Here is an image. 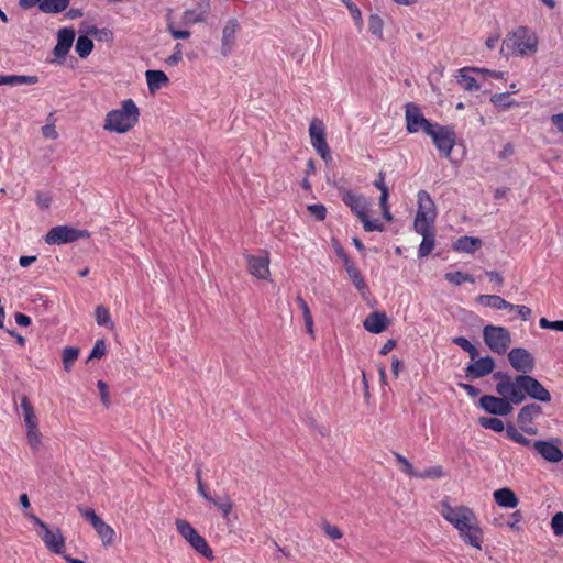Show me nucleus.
I'll use <instances>...</instances> for the list:
<instances>
[{
	"label": "nucleus",
	"instance_id": "f257e3e1",
	"mask_svg": "<svg viewBox=\"0 0 563 563\" xmlns=\"http://www.w3.org/2000/svg\"><path fill=\"white\" fill-rule=\"evenodd\" d=\"M441 516L456 529L460 539L467 545L482 550L484 531L472 508L460 505L452 506L449 497L441 500Z\"/></svg>",
	"mask_w": 563,
	"mask_h": 563
},
{
	"label": "nucleus",
	"instance_id": "f03ea898",
	"mask_svg": "<svg viewBox=\"0 0 563 563\" xmlns=\"http://www.w3.org/2000/svg\"><path fill=\"white\" fill-rule=\"evenodd\" d=\"M494 379L497 380L496 393L499 396L508 395L520 405L527 397L540 402H550V391L534 377L530 375H517L510 377L507 373H494Z\"/></svg>",
	"mask_w": 563,
	"mask_h": 563
},
{
	"label": "nucleus",
	"instance_id": "7ed1b4c3",
	"mask_svg": "<svg viewBox=\"0 0 563 563\" xmlns=\"http://www.w3.org/2000/svg\"><path fill=\"white\" fill-rule=\"evenodd\" d=\"M539 40L532 30L518 26L503 41L500 53L506 56H532L538 51Z\"/></svg>",
	"mask_w": 563,
	"mask_h": 563
},
{
	"label": "nucleus",
	"instance_id": "20e7f679",
	"mask_svg": "<svg viewBox=\"0 0 563 563\" xmlns=\"http://www.w3.org/2000/svg\"><path fill=\"white\" fill-rule=\"evenodd\" d=\"M140 110L132 99H124L121 107L106 114L103 129L123 134L132 130L139 122Z\"/></svg>",
	"mask_w": 563,
	"mask_h": 563
},
{
	"label": "nucleus",
	"instance_id": "39448f33",
	"mask_svg": "<svg viewBox=\"0 0 563 563\" xmlns=\"http://www.w3.org/2000/svg\"><path fill=\"white\" fill-rule=\"evenodd\" d=\"M342 201L350 207L355 216L363 223V228L366 232H383L385 227L379 220H371L368 218L369 202L367 199L353 190L343 189L340 191Z\"/></svg>",
	"mask_w": 563,
	"mask_h": 563
},
{
	"label": "nucleus",
	"instance_id": "423d86ee",
	"mask_svg": "<svg viewBox=\"0 0 563 563\" xmlns=\"http://www.w3.org/2000/svg\"><path fill=\"white\" fill-rule=\"evenodd\" d=\"M418 210L413 221L415 230L426 232L428 227H434L437 219V207L431 196L426 190H419L417 194Z\"/></svg>",
	"mask_w": 563,
	"mask_h": 563
},
{
	"label": "nucleus",
	"instance_id": "0eeeda50",
	"mask_svg": "<svg viewBox=\"0 0 563 563\" xmlns=\"http://www.w3.org/2000/svg\"><path fill=\"white\" fill-rule=\"evenodd\" d=\"M177 532L189 543V545L200 555L208 560H213V552L207 540L185 519H176Z\"/></svg>",
	"mask_w": 563,
	"mask_h": 563
},
{
	"label": "nucleus",
	"instance_id": "6e6552de",
	"mask_svg": "<svg viewBox=\"0 0 563 563\" xmlns=\"http://www.w3.org/2000/svg\"><path fill=\"white\" fill-rule=\"evenodd\" d=\"M21 411L23 415L24 424L26 428V439L31 449L36 452L42 445V434L38 430L37 417L34 408L26 396L21 397L20 402Z\"/></svg>",
	"mask_w": 563,
	"mask_h": 563
},
{
	"label": "nucleus",
	"instance_id": "1a4fd4ad",
	"mask_svg": "<svg viewBox=\"0 0 563 563\" xmlns=\"http://www.w3.org/2000/svg\"><path fill=\"white\" fill-rule=\"evenodd\" d=\"M483 339L492 352L500 355L505 354L511 344L509 330L501 325H485Z\"/></svg>",
	"mask_w": 563,
	"mask_h": 563
},
{
	"label": "nucleus",
	"instance_id": "9d476101",
	"mask_svg": "<svg viewBox=\"0 0 563 563\" xmlns=\"http://www.w3.org/2000/svg\"><path fill=\"white\" fill-rule=\"evenodd\" d=\"M90 233L87 230L75 229L70 225H56L48 230L44 241L48 245H62L80 239H88Z\"/></svg>",
	"mask_w": 563,
	"mask_h": 563
},
{
	"label": "nucleus",
	"instance_id": "9b49d317",
	"mask_svg": "<svg viewBox=\"0 0 563 563\" xmlns=\"http://www.w3.org/2000/svg\"><path fill=\"white\" fill-rule=\"evenodd\" d=\"M405 122L406 130L410 134L423 132L428 135L435 125V123H432L424 118L421 108L415 102H408L405 104Z\"/></svg>",
	"mask_w": 563,
	"mask_h": 563
},
{
	"label": "nucleus",
	"instance_id": "f8f14e48",
	"mask_svg": "<svg viewBox=\"0 0 563 563\" xmlns=\"http://www.w3.org/2000/svg\"><path fill=\"white\" fill-rule=\"evenodd\" d=\"M439 153L444 157H450L456 143V134L453 126L435 123L434 129L428 134Z\"/></svg>",
	"mask_w": 563,
	"mask_h": 563
},
{
	"label": "nucleus",
	"instance_id": "ddd939ff",
	"mask_svg": "<svg viewBox=\"0 0 563 563\" xmlns=\"http://www.w3.org/2000/svg\"><path fill=\"white\" fill-rule=\"evenodd\" d=\"M78 512L84 519L89 521L104 547H109L113 543L115 537L114 529L97 516L92 508L78 506Z\"/></svg>",
	"mask_w": 563,
	"mask_h": 563
},
{
	"label": "nucleus",
	"instance_id": "4468645a",
	"mask_svg": "<svg viewBox=\"0 0 563 563\" xmlns=\"http://www.w3.org/2000/svg\"><path fill=\"white\" fill-rule=\"evenodd\" d=\"M479 407L494 416H508L514 410L515 400L510 396L484 395L479 398Z\"/></svg>",
	"mask_w": 563,
	"mask_h": 563
},
{
	"label": "nucleus",
	"instance_id": "2eb2a0df",
	"mask_svg": "<svg viewBox=\"0 0 563 563\" xmlns=\"http://www.w3.org/2000/svg\"><path fill=\"white\" fill-rule=\"evenodd\" d=\"M309 136L312 147L324 162L332 159L331 152L325 140V128L321 120L313 119L309 125Z\"/></svg>",
	"mask_w": 563,
	"mask_h": 563
},
{
	"label": "nucleus",
	"instance_id": "dca6fc26",
	"mask_svg": "<svg viewBox=\"0 0 563 563\" xmlns=\"http://www.w3.org/2000/svg\"><path fill=\"white\" fill-rule=\"evenodd\" d=\"M541 415L542 408L540 405L532 402L523 406L517 416V423L519 429L529 435L538 434V428L534 424V420L538 419Z\"/></svg>",
	"mask_w": 563,
	"mask_h": 563
},
{
	"label": "nucleus",
	"instance_id": "f3484780",
	"mask_svg": "<svg viewBox=\"0 0 563 563\" xmlns=\"http://www.w3.org/2000/svg\"><path fill=\"white\" fill-rule=\"evenodd\" d=\"M508 361L516 372L521 373L520 375H528L536 367L533 355L523 347L511 349L508 352Z\"/></svg>",
	"mask_w": 563,
	"mask_h": 563
},
{
	"label": "nucleus",
	"instance_id": "a211bd4d",
	"mask_svg": "<svg viewBox=\"0 0 563 563\" xmlns=\"http://www.w3.org/2000/svg\"><path fill=\"white\" fill-rule=\"evenodd\" d=\"M246 265L249 273L258 278L266 280L271 276L269 271V256L267 254L264 255H245Z\"/></svg>",
	"mask_w": 563,
	"mask_h": 563
},
{
	"label": "nucleus",
	"instance_id": "6ab92c4d",
	"mask_svg": "<svg viewBox=\"0 0 563 563\" xmlns=\"http://www.w3.org/2000/svg\"><path fill=\"white\" fill-rule=\"evenodd\" d=\"M41 539L52 553L62 555L63 558L67 555L65 553V538L59 528L49 529L46 527L41 533Z\"/></svg>",
	"mask_w": 563,
	"mask_h": 563
},
{
	"label": "nucleus",
	"instance_id": "aec40b11",
	"mask_svg": "<svg viewBox=\"0 0 563 563\" xmlns=\"http://www.w3.org/2000/svg\"><path fill=\"white\" fill-rule=\"evenodd\" d=\"M240 31V23L236 19H230L227 21L222 29V37H221V54L223 56H229L235 45L236 34Z\"/></svg>",
	"mask_w": 563,
	"mask_h": 563
},
{
	"label": "nucleus",
	"instance_id": "412c9836",
	"mask_svg": "<svg viewBox=\"0 0 563 563\" xmlns=\"http://www.w3.org/2000/svg\"><path fill=\"white\" fill-rule=\"evenodd\" d=\"M495 361L492 356L481 357L465 368L466 376L475 379L493 373Z\"/></svg>",
	"mask_w": 563,
	"mask_h": 563
},
{
	"label": "nucleus",
	"instance_id": "4be33fe9",
	"mask_svg": "<svg viewBox=\"0 0 563 563\" xmlns=\"http://www.w3.org/2000/svg\"><path fill=\"white\" fill-rule=\"evenodd\" d=\"M533 448L548 462L558 463L563 459L561 449L551 441L538 440Z\"/></svg>",
	"mask_w": 563,
	"mask_h": 563
},
{
	"label": "nucleus",
	"instance_id": "5701e85b",
	"mask_svg": "<svg viewBox=\"0 0 563 563\" xmlns=\"http://www.w3.org/2000/svg\"><path fill=\"white\" fill-rule=\"evenodd\" d=\"M75 40V32L73 29H62L57 33V44L54 47V55L56 57H65Z\"/></svg>",
	"mask_w": 563,
	"mask_h": 563
},
{
	"label": "nucleus",
	"instance_id": "b1692460",
	"mask_svg": "<svg viewBox=\"0 0 563 563\" xmlns=\"http://www.w3.org/2000/svg\"><path fill=\"white\" fill-rule=\"evenodd\" d=\"M495 503L503 508H516L519 504L517 495L508 487L499 488L493 493Z\"/></svg>",
	"mask_w": 563,
	"mask_h": 563
},
{
	"label": "nucleus",
	"instance_id": "393cba45",
	"mask_svg": "<svg viewBox=\"0 0 563 563\" xmlns=\"http://www.w3.org/2000/svg\"><path fill=\"white\" fill-rule=\"evenodd\" d=\"M388 324V319L384 312H373L364 321V328L371 333H382Z\"/></svg>",
	"mask_w": 563,
	"mask_h": 563
},
{
	"label": "nucleus",
	"instance_id": "a878e982",
	"mask_svg": "<svg viewBox=\"0 0 563 563\" xmlns=\"http://www.w3.org/2000/svg\"><path fill=\"white\" fill-rule=\"evenodd\" d=\"M415 231L422 236V241L418 249V256L426 257L432 252L435 245L434 227H428L426 232L422 230Z\"/></svg>",
	"mask_w": 563,
	"mask_h": 563
},
{
	"label": "nucleus",
	"instance_id": "bb28decb",
	"mask_svg": "<svg viewBox=\"0 0 563 563\" xmlns=\"http://www.w3.org/2000/svg\"><path fill=\"white\" fill-rule=\"evenodd\" d=\"M145 78L151 93H155L169 81L167 75L162 70H146Z\"/></svg>",
	"mask_w": 563,
	"mask_h": 563
},
{
	"label": "nucleus",
	"instance_id": "cd10ccee",
	"mask_svg": "<svg viewBox=\"0 0 563 563\" xmlns=\"http://www.w3.org/2000/svg\"><path fill=\"white\" fill-rule=\"evenodd\" d=\"M482 246V241L474 236H462L453 244V250L461 253H474Z\"/></svg>",
	"mask_w": 563,
	"mask_h": 563
},
{
	"label": "nucleus",
	"instance_id": "c85d7f7f",
	"mask_svg": "<svg viewBox=\"0 0 563 563\" xmlns=\"http://www.w3.org/2000/svg\"><path fill=\"white\" fill-rule=\"evenodd\" d=\"M69 2L70 0H42L38 3V9L46 14H57L65 11Z\"/></svg>",
	"mask_w": 563,
	"mask_h": 563
},
{
	"label": "nucleus",
	"instance_id": "c756f323",
	"mask_svg": "<svg viewBox=\"0 0 563 563\" xmlns=\"http://www.w3.org/2000/svg\"><path fill=\"white\" fill-rule=\"evenodd\" d=\"M468 71H474L473 68H461L456 77L457 84L465 91H476L479 89L477 80L468 75Z\"/></svg>",
	"mask_w": 563,
	"mask_h": 563
},
{
	"label": "nucleus",
	"instance_id": "7c9ffc66",
	"mask_svg": "<svg viewBox=\"0 0 563 563\" xmlns=\"http://www.w3.org/2000/svg\"><path fill=\"white\" fill-rule=\"evenodd\" d=\"M1 85H35L40 81L37 76L30 75H2Z\"/></svg>",
	"mask_w": 563,
	"mask_h": 563
},
{
	"label": "nucleus",
	"instance_id": "2f4dec72",
	"mask_svg": "<svg viewBox=\"0 0 563 563\" xmlns=\"http://www.w3.org/2000/svg\"><path fill=\"white\" fill-rule=\"evenodd\" d=\"M296 302L298 303L301 312H302V317H303V321H305V325H306V329H307V332L313 338L314 336V330H313V317L311 314V311L309 309V306L308 303L306 302V300L300 296L298 295L296 297Z\"/></svg>",
	"mask_w": 563,
	"mask_h": 563
},
{
	"label": "nucleus",
	"instance_id": "473e14b6",
	"mask_svg": "<svg viewBox=\"0 0 563 563\" xmlns=\"http://www.w3.org/2000/svg\"><path fill=\"white\" fill-rule=\"evenodd\" d=\"M504 298H501L498 295H478L476 297V301L486 308H493L496 310H501V307H504Z\"/></svg>",
	"mask_w": 563,
	"mask_h": 563
},
{
	"label": "nucleus",
	"instance_id": "72a5a7b5",
	"mask_svg": "<svg viewBox=\"0 0 563 563\" xmlns=\"http://www.w3.org/2000/svg\"><path fill=\"white\" fill-rule=\"evenodd\" d=\"M346 273H347L351 282L353 283V285L355 286V288L358 291H361L363 294L368 291V287L364 280L361 272L356 268L355 265H349Z\"/></svg>",
	"mask_w": 563,
	"mask_h": 563
},
{
	"label": "nucleus",
	"instance_id": "f704fd0d",
	"mask_svg": "<svg viewBox=\"0 0 563 563\" xmlns=\"http://www.w3.org/2000/svg\"><path fill=\"white\" fill-rule=\"evenodd\" d=\"M506 435L509 440L522 446L529 448L532 444V441L525 437L512 423L507 424Z\"/></svg>",
	"mask_w": 563,
	"mask_h": 563
},
{
	"label": "nucleus",
	"instance_id": "c9c22d12",
	"mask_svg": "<svg viewBox=\"0 0 563 563\" xmlns=\"http://www.w3.org/2000/svg\"><path fill=\"white\" fill-rule=\"evenodd\" d=\"M79 349L75 346H67L63 350L62 353V361L63 366L66 372H70L73 368L74 363L79 356Z\"/></svg>",
	"mask_w": 563,
	"mask_h": 563
},
{
	"label": "nucleus",
	"instance_id": "e433bc0d",
	"mask_svg": "<svg viewBox=\"0 0 563 563\" xmlns=\"http://www.w3.org/2000/svg\"><path fill=\"white\" fill-rule=\"evenodd\" d=\"M75 49L80 58H86L93 49V42L87 35H80L77 38Z\"/></svg>",
	"mask_w": 563,
	"mask_h": 563
},
{
	"label": "nucleus",
	"instance_id": "4c0bfd02",
	"mask_svg": "<svg viewBox=\"0 0 563 563\" xmlns=\"http://www.w3.org/2000/svg\"><path fill=\"white\" fill-rule=\"evenodd\" d=\"M478 423L482 428L490 429L495 432H501L504 430L506 431L507 427V424H505L501 419L496 417H481L478 419Z\"/></svg>",
	"mask_w": 563,
	"mask_h": 563
},
{
	"label": "nucleus",
	"instance_id": "58836bf2",
	"mask_svg": "<svg viewBox=\"0 0 563 563\" xmlns=\"http://www.w3.org/2000/svg\"><path fill=\"white\" fill-rule=\"evenodd\" d=\"M444 278L454 286H460L464 283L475 282V279L470 274L460 271L449 272L444 275Z\"/></svg>",
	"mask_w": 563,
	"mask_h": 563
},
{
	"label": "nucleus",
	"instance_id": "ea45409f",
	"mask_svg": "<svg viewBox=\"0 0 563 563\" xmlns=\"http://www.w3.org/2000/svg\"><path fill=\"white\" fill-rule=\"evenodd\" d=\"M384 21L378 14H371L368 19V31L377 38H383Z\"/></svg>",
	"mask_w": 563,
	"mask_h": 563
},
{
	"label": "nucleus",
	"instance_id": "a19ab883",
	"mask_svg": "<svg viewBox=\"0 0 563 563\" xmlns=\"http://www.w3.org/2000/svg\"><path fill=\"white\" fill-rule=\"evenodd\" d=\"M490 102L501 109H508L512 106H516L517 102L514 99H510L509 92L495 93L490 97Z\"/></svg>",
	"mask_w": 563,
	"mask_h": 563
},
{
	"label": "nucleus",
	"instance_id": "79ce46f5",
	"mask_svg": "<svg viewBox=\"0 0 563 563\" xmlns=\"http://www.w3.org/2000/svg\"><path fill=\"white\" fill-rule=\"evenodd\" d=\"M445 472L441 465H434L429 468H426L423 472H417L415 477L426 479V478H442L444 477Z\"/></svg>",
	"mask_w": 563,
	"mask_h": 563
},
{
	"label": "nucleus",
	"instance_id": "37998d69",
	"mask_svg": "<svg viewBox=\"0 0 563 563\" xmlns=\"http://www.w3.org/2000/svg\"><path fill=\"white\" fill-rule=\"evenodd\" d=\"M452 342L461 347L463 351L470 354L472 360H475L478 356L477 349L464 336H455L452 339Z\"/></svg>",
	"mask_w": 563,
	"mask_h": 563
},
{
	"label": "nucleus",
	"instance_id": "c03bdc74",
	"mask_svg": "<svg viewBox=\"0 0 563 563\" xmlns=\"http://www.w3.org/2000/svg\"><path fill=\"white\" fill-rule=\"evenodd\" d=\"M95 314H96V321L99 325L109 327V328L113 327V322L111 320L110 312L104 306H98L96 308Z\"/></svg>",
	"mask_w": 563,
	"mask_h": 563
},
{
	"label": "nucleus",
	"instance_id": "a18cd8bd",
	"mask_svg": "<svg viewBox=\"0 0 563 563\" xmlns=\"http://www.w3.org/2000/svg\"><path fill=\"white\" fill-rule=\"evenodd\" d=\"M321 528L325 536L332 541L340 540L343 537L342 530L338 526L331 525L329 521H323Z\"/></svg>",
	"mask_w": 563,
	"mask_h": 563
},
{
	"label": "nucleus",
	"instance_id": "49530a36",
	"mask_svg": "<svg viewBox=\"0 0 563 563\" xmlns=\"http://www.w3.org/2000/svg\"><path fill=\"white\" fill-rule=\"evenodd\" d=\"M394 456H395L396 461L401 465V471L406 475H408L410 477H415L417 472L413 468V465L410 463V461L398 452H394Z\"/></svg>",
	"mask_w": 563,
	"mask_h": 563
},
{
	"label": "nucleus",
	"instance_id": "de8ad7c7",
	"mask_svg": "<svg viewBox=\"0 0 563 563\" xmlns=\"http://www.w3.org/2000/svg\"><path fill=\"white\" fill-rule=\"evenodd\" d=\"M309 213L317 220L323 221L327 217V208L322 203H313L307 207Z\"/></svg>",
	"mask_w": 563,
	"mask_h": 563
},
{
	"label": "nucleus",
	"instance_id": "09e8293b",
	"mask_svg": "<svg viewBox=\"0 0 563 563\" xmlns=\"http://www.w3.org/2000/svg\"><path fill=\"white\" fill-rule=\"evenodd\" d=\"M217 508L221 511L223 518L228 519L229 515L231 514V511L233 509V501L231 500V498L228 495H224L223 497L220 498L219 505Z\"/></svg>",
	"mask_w": 563,
	"mask_h": 563
},
{
	"label": "nucleus",
	"instance_id": "8fccbe9b",
	"mask_svg": "<svg viewBox=\"0 0 563 563\" xmlns=\"http://www.w3.org/2000/svg\"><path fill=\"white\" fill-rule=\"evenodd\" d=\"M205 19V12H196L195 10H186L184 12V21L189 24L203 22Z\"/></svg>",
	"mask_w": 563,
	"mask_h": 563
},
{
	"label": "nucleus",
	"instance_id": "3c124183",
	"mask_svg": "<svg viewBox=\"0 0 563 563\" xmlns=\"http://www.w3.org/2000/svg\"><path fill=\"white\" fill-rule=\"evenodd\" d=\"M106 351L107 346L104 340H97L92 350L90 351L89 360L101 358L106 354Z\"/></svg>",
	"mask_w": 563,
	"mask_h": 563
},
{
	"label": "nucleus",
	"instance_id": "603ef678",
	"mask_svg": "<svg viewBox=\"0 0 563 563\" xmlns=\"http://www.w3.org/2000/svg\"><path fill=\"white\" fill-rule=\"evenodd\" d=\"M551 528L555 536L563 534V512H556L551 519Z\"/></svg>",
	"mask_w": 563,
	"mask_h": 563
},
{
	"label": "nucleus",
	"instance_id": "864d4df0",
	"mask_svg": "<svg viewBox=\"0 0 563 563\" xmlns=\"http://www.w3.org/2000/svg\"><path fill=\"white\" fill-rule=\"evenodd\" d=\"M539 325L541 329L562 331L563 332V320L550 321L547 318H541L539 320Z\"/></svg>",
	"mask_w": 563,
	"mask_h": 563
},
{
	"label": "nucleus",
	"instance_id": "5fc2aeb1",
	"mask_svg": "<svg viewBox=\"0 0 563 563\" xmlns=\"http://www.w3.org/2000/svg\"><path fill=\"white\" fill-rule=\"evenodd\" d=\"M341 1L345 4L347 10L350 11L353 20L357 24H362V12L358 9V7L355 3H353L351 0H341Z\"/></svg>",
	"mask_w": 563,
	"mask_h": 563
},
{
	"label": "nucleus",
	"instance_id": "6e6d98bb",
	"mask_svg": "<svg viewBox=\"0 0 563 563\" xmlns=\"http://www.w3.org/2000/svg\"><path fill=\"white\" fill-rule=\"evenodd\" d=\"M195 477L197 482V492L202 498H207V486L202 482V471L200 466L196 467Z\"/></svg>",
	"mask_w": 563,
	"mask_h": 563
},
{
	"label": "nucleus",
	"instance_id": "4d7b16f0",
	"mask_svg": "<svg viewBox=\"0 0 563 563\" xmlns=\"http://www.w3.org/2000/svg\"><path fill=\"white\" fill-rule=\"evenodd\" d=\"M183 59V44L175 45L174 53L166 59L170 66H176Z\"/></svg>",
	"mask_w": 563,
	"mask_h": 563
},
{
	"label": "nucleus",
	"instance_id": "13d9d810",
	"mask_svg": "<svg viewBox=\"0 0 563 563\" xmlns=\"http://www.w3.org/2000/svg\"><path fill=\"white\" fill-rule=\"evenodd\" d=\"M97 387L100 391V398H101L102 404L108 408L110 406V397H109V393H108L107 383L103 380H98Z\"/></svg>",
	"mask_w": 563,
	"mask_h": 563
},
{
	"label": "nucleus",
	"instance_id": "bf43d9fd",
	"mask_svg": "<svg viewBox=\"0 0 563 563\" xmlns=\"http://www.w3.org/2000/svg\"><path fill=\"white\" fill-rule=\"evenodd\" d=\"M522 521V514L520 510H516L511 514V521L508 522V527L515 531H520L521 526L520 522Z\"/></svg>",
	"mask_w": 563,
	"mask_h": 563
},
{
	"label": "nucleus",
	"instance_id": "052dcab7",
	"mask_svg": "<svg viewBox=\"0 0 563 563\" xmlns=\"http://www.w3.org/2000/svg\"><path fill=\"white\" fill-rule=\"evenodd\" d=\"M167 29H168L170 35L175 40H185V38H188L190 36V32L189 31H187V30H177L172 24H168Z\"/></svg>",
	"mask_w": 563,
	"mask_h": 563
},
{
	"label": "nucleus",
	"instance_id": "680f3d73",
	"mask_svg": "<svg viewBox=\"0 0 563 563\" xmlns=\"http://www.w3.org/2000/svg\"><path fill=\"white\" fill-rule=\"evenodd\" d=\"M42 133L46 139L55 140L58 133L53 124H46L42 128Z\"/></svg>",
	"mask_w": 563,
	"mask_h": 563
},
{
	"label": "nucleus",
	"instance_id": "e2e57ef3",
	"mask_svg": "<svg viewBox=\"0 0 563 563\" xmlns=\"http://www.w3.org/2000/svg\"><path fill=\"white\" fill-rule=\"evenodd\" d=\"M517 312L522 321H528L532 316L531 309L523 305H518Z\"/></svg>",
	"mask_w": 563,
	"mask_h": 563
},
{
	"label": "nucleus",
	"instance_id": "0e129e2a",
	"mask_svg": "<svg viewBox=\"0 0 563 563\" xmlns=\"http://www.w3.org/2000/svg\"><path fill=\"white\" fill-rule=\"evenodd\" d=\"M51 202H52V199L48 195L37 194L36 203L38 205L40 208L46 209L49 207Z\"/></svg>",
	"mask_w": 563,
	"mask_h": 563
},
{
	"label": "nucleus",
	"instance_id": "69168bd1",
	"mask_svg": "<svg viewBox=\"0 0 563 563\" xmlns=\"http://www.w3.org/2000/svg\"><path fill=\"white\" fill-rule=\"evenodd\" d=\"M374 186L382 192H389L388 187L385 184V174L380 172L377 179L374 181Z\"/></svg>",
	"mask_w": 563,
	"mask_h": 563
},
{
	"label": "nucleus",
	"instance_id": "338daca9",
	"mask_svg": "<svg viewBox=\"0 0 563 563\" xmlns=\"http://www.w3.org/2000/svg\"><path fill=\"white\" fill-rule=\"evenodd\" d=\"M485 275L489 277L492 282L497 284L498 286H501L504 284V278L500 273L497 271H486Z\"/></svg>",
	"mask_w": 563,
	"mask_h": 563
},
{
	"label": "nucleus",
	"instance_id": "774afa93",
	"mask_svg": "<svg viewBox=\"0 0 563 563\" xmlns=\"http://www.w3.org/2000/svg\"><path fill=\"white\" fill-rule=\"evenodd\" d=\"M552 123L563 134V113L553 114L551 117Z\"/></svg>",
	"mask_w": 563,
	"mask_h": 563
}]
</instances>
